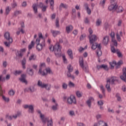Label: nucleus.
Wrapping results in <instances>:
<instances>
[{"mask_svg":"<svg viewBox=\"0 0 126 126\" xmlns=\"http://www.w3.org/2000/svg\"><path fill=\"white\" fill-rule=\"evenodd\" d=\"M49 50L51 52L54 51L55 55L57 58H60L62 56V46L59 42H57L55 46H50Z\"/></svg>","mask_w":126,"mask_h":126,"instance_id":"obj_1","label":"nucleus"},{"mask_svg":"<svg viewBox=\"0 0 126 126\" xmlns=\"http://www.w3.org/2000/svg\"><path fill=\"white\" fill-rule=\"evenodd\" d=\"M108 10L110 11L112 10H116L117 13H121L124 11V8L122 6H118L117 2H115L114 4H111L108 6Z\"/></svg>","mask_w":126,"mask_h":126,"instance_id":"obj_2","label":"nucleus"},{"mask_svg":"<svg viewBox=\"0 0 126 126\" xmlns=\"http://www.w3.org/2000/svg\"><path fill=\"white\" fill-rule=\"evenodd\" d=\"M116 78V77H112L111 79H107L105 87L108 92H111V91H112V90L111 89V86H110V84H112V85L113 84H115V81L117 80Z\"/></svg>","mask_w":126,"mask_h":126,"instance_id":"obj_3","label":"nucleus"},{"mask_svg":"<svg viewBox=\"0 0 126 126\" xmlns=\"http://www.w3.org/2000/svg\"><path fill=\"white\" fill-rule=\"evenodd\" d=\"M37 85L39 87H40V88H45L48 91H50V90H51V87H52L51 84L43 83L41 80L38 81Z\"/></svg>","mask_w":126,"mask_h":126,"instance_id":"obj_4","label":"nucleus"},{"mask_svg":"<svg viewBox=\"0 0 126 126\" xmlns=\"http://www.w3.org/2000/svg\"><path fill=\"white\" fill-rule=\"evenodd\" d=\"M79 64L83 70H84L87 73L89 72V68L87 66L84 65V61H83V58L79 61Z\"/></svg>","mask_w":126,"mask_h":126,"instance_id":"obj_5","label":"nucleus"},{"mask_svg":"<svg viewBox=\"0 0 126 126\" xmlns=\"http://www.w3.org/2000/svg\"><path fill=\"white\" fill-rule=\"evenodd\" d=\"M67 102L71 105V104H76V98L74 95H70L67 98Z\"/></svg>","mask_w":126,"mask_h":126,"instance_id":"obj_6","label":"nucleus"},{"mask_svg":"<svg viewBox=\"0 0 126 126\" xmlns=\"http://www.w3.org/2000/svg\"><path fill=\"white\" fill-rule=\"evenodd\" d=\"M44 121L42 120L44 125H46V123H47V126H53V119H51L50 120H49V117H45L44 119Z\"/></svg>","mask_w":126,"mask_h":126,"instance_id":"obj_7","label":"nucleus"},{"mask_svg":"<svg viewBox=\"0 0 126 126\" xmlns=\"http://www.w3.org/2000/svg\"><path fill=\"white\" fill-rule=\"evenodd\" d=\"M96 45L97 46L96 48L98 49L96 51V54L98 57H100V56H102V51H101L102 46H101V44H98L97 42H96Z\"/></svg>","mask_w":126,"mask_h":126,"instance_id":"obj_8","label":"nucleus"},{"mask_svg":"<svg viewBox=\"0 0 126 126\" xmlns=\"http://www.w3.org/2000/svg\"><path fill=\"white\" fill-rule=\"evenodd\" d=\"M90 44H93L97 41V36L95 35H89Z\"/></svg>","mask_w":126,"mask_h":126,"instance_id":"obj_9","label":"nucleus"},{"mask_svg":"<svg viewBox=\"0 0 126 126\" xmlns=\"http://www.w3.org/2000/svg\"><path fill=\"white\" fill-rule=\"evenodd\" d=\"M4 36L5 39H6L7 41H8L9 43H12V42H13L12 38L10 37V34H9V32H5Z\"/></svg>","mask_w":126,"mask_h":126,"instance_id":"obj_10","label":"nucleus"},{"mask_svg":"<svg viewBox=\"0 0 126 126\" xmlns=\"http://www.w3.org/2000/svg\"><path fill=\"white\" fill-rule=\"evenodd\" d=\"M43 47H45V40H43V42L42 43H37L36 45V50L38 51V52L41 51L43 50Z\"/></svg>","mask_w":126,"mask_h":126,"instance_id":"obj_11","label":"nucleus"},{"mask_svg":"<svg viewBox=\"0 0 126 126\" xmlns=\"http://www.w3.org/2000/svg\"><path fill=\"white\" fill-rule=\"evenodd\" d=\"M4 93V91L1 89V87L0 86V96H2V99L5 102H9V98L6 97L4 95H2V94Z\"/></svg>","mask_w":126,"mask_h":126,"instance_id":"obj_12","label":"nucleus"},{"mask_svg":"<svg viewBox=\"0 0 126 126\" xmlns=\"http://www.w3.org/2000/svg\"><path fill=\"white\" fill-rule=\"evenodd\" d=\"M45 70L46 71V72H45V70H44L41 74H40V75H42L43 76H45V75H47V74H48V73H49V74H50V73H52V70H51V68H47L45 69Z\"/></svg>","mask_w":126,"mask_h":126,"instance_id":"obj_13","label":"nucleus"},{"mask_svg":"<svg viewBox=\"0 0 126 126\" xmlns=\"http://www.w3.org/2000/svg\"><path fill=\"white\" fill-rule=\"evenodd\" d=\"M123 75L120 76V78L122 79V80H123V81H125V82H126V68H124L123 69Z\"/></svg>","mask_w":126,"mask_h":126,"instance_id":"obj_14","label":"nucleus"},{"mask_svg":"<svg viewBox=\"0 0 126 126\" xmlns=\"http://www.w3.org/2000/svg\"><path fill=\"white\" fill-rule=\"evenodd\" d=\"M51 32L53 36V37H56L58 35H61V32L59 31H55L51 30Z\"/></svg>","mask_w":126,"mask_h":126,"instance_id":"obj_15","label":"nucleus"},{"mask_svg":"<svg viewBox=\"0 0 126 126\" xmlns=\"http://www.w3.org/2000/svg\"><path fill=\"white\" fill-rule=\"evenodd\" d=\"M26 75L23 74L21 75V78L19 79V80L23 83H26L27 84V81H26Z\"/></svg>","mask_w":126,"mask_h":126,"instance_id":"obj_16","label":"nucleus"},{"mask_svg":"<svg viewBox=\"0 0 126 126\" xmlns=\"http://www.w3.org/2000/svg\"><path fill=\"white\" fill-rule=\"evenodd\" d=\"M45 66H46V63H40L38 71L39 74H42V70H43V67H45Z\"/></svg>","mask_w":126,"mask_h":126,"instance_id":"obj_17","label":"nucleus"},{"mask_svg":"<svg viewBox=\"0 0 126 126\" xmlns=\"http://www.w3.org/2000/svg\"><path fill=\"white\" fill-rule=\"evenodd\" d=\"M68 7V6L66 4H63V3H61L60 5L59 6V9L60 11H62V10L63 8H64L65 9H67V8Z\"/></svg>","mask_w":126,"mask_h":126,"instance_id":"obj_18","label":"nucleus"},{"mask_svg":"<svg viewBox=\"0 0 126 126\" xmlns=\"http://www.w3.org/2000/svg\"><path fill=\"white\" fill-rule=\"evenodd\" d=\"M36 112L37 113H38V114L40 115L39 118L41 119V121H43L44 122V119L46 118V117H45V115L42 114V112H41V110H37Z\"/></svg>","mask_w":126,"mask_h":126,"instance_id":"obj_19","label":"nucleus"},{"mask_svg":"<svg viewBox=\"0 0 126 126\" xmlns=\"http://www.w3.org/2000/svg\"><path fill=\"white\" fill-rule=\"evenodd\" d=\"M72 30H73V27H72V25H69L66 27V31L67 34H69Z\"/></svg>","mask_w":126,"mask_h":126,"instance_id":"obj_20","label":"nucleus"},{"mask_svg":"<svg viewBox=\"0 0 126 126\" xmlns=\"http://www.w3.org/2000/svg\"><path fill=\"white\" fill-rule=\"evenodd\" d=\"M32 7L33 8V10L35 14H37V13H38V7H37V4L36 3L33 4Z\"/></svg>","mask_w":126,"mask_h":126,"instance_id":"obj_21","label":"nucleus"},{"mask_svg":"<svg viewBox=\"0 0 126 126\" xmlns=\"http://www.w3.org/2000/svg\"><path fill=\"white\" fill-rule=\"evenodd\" d=\"M97 126H108V124L103 121H100L96 125Z\"/></svg>","mask_w":126,"mask_h":126,"instance_id":"obj_22","label":"nucleus"},{"mask_svg":"<svg viewBox=\"0 0 126 126\" xmlns=\"http://www.w3.org/2000/svg\"><path fill=\"white\" fill-rule=\"evenodd\" d=\"M92 101H94V98L92 97H91L87 101V104L89 108H91Z\"/></svg>","mask_w":126,"mask_h":126,"instance_id":"obj_23","label":"nucleus"},{"mask_svg":"<svg viewBox=\"0 0 126 126\" xmlns=\"http://www.w3.org/2000/svg\"><path fill=\"white\" fill-rule=\"evenodd\" d=\"M67 53L68 54L70 59L71 60H73V55L72 54V50L71 49H68L67 51Z\"/></svg>","mask_w":126,"mask_h":126,"instance_id":"obj_24","label":"nucleus"},{"mask_svg":"<svg viewBox=\"0 0 126 126\" xmlns=\"http://www.w3.org/2000/svg\"><path fill=\"white\" fill-rule=\"evenodd\" d=\"M109 42V36H105L103 38V44H104L105 46L108 45V42Z\"/></svg>","mask_w":126,"mask_h":126,"instance_id":"obj_25","label":"nucleus"},{"mask_svg":"<svg viewBox=\"0 0 126 126\" xmlns=\"http://www.w3.org/2000/svg\"><path fill=\"white\" fill-rule=\"evenodd\" d=\"M27 72L31 76H33V75H34V71H33V69L28 68Z\"/></svg>","mask_w":126,"mask_h":126,"instance_id":"obj_26","label":"nucleus"},{"mask_svg":"<svg viewBox=\"0 0 126 126\" xmlns=\"http://www.w3.org/2000/svg\"><path fill=\"white\" fill-rule=\"evenodd\" d=\"M123 63H123V61L120 60L117 63H116V68L118 69V68H120V67H121V65H122V64H123Z\"/></svg>","mask_w":126,"mask_h":126,"instance_id":"obj_27","label":"nucleus"},{"mask_svg":"<svg viewBox=\"0 0 126 126\" xmlns=\"http://www.w3.org/2000/svg\"><path fill=\"white\" fill-rule=\"evenodd\" d=\"M16 52V55L17 57H18V58H22L23 54L21 53V51H19L18 50H15Z\"/></svg>","mask_w":126,"mask_h":126,"instance_id":"obj_28","label":"nucleus"},{"mask_svg":"<svg viewBox=\"0 0 126 126\" xmlns=\"http://www.w3.org/2000/svg\"><path fill=\"white\" fill-rule=\"evenodd\" d=\"M10 10H11V8H10L8 6H7L5 8V15H8V14H9V12H10Z\"/></svg>","mask_w":126,"mask_h":126,"instance_id":"obj_29","label":"nucleus"},{"mask_svg":"<svg viewBox=\"0 0 126 126\" xmlns=\"http://www.w3.org/2000/svg\"><path fill=\"white\" fill-rule=\"evenodd\" d=\"M67 68L68 69V72H72V71H73V67H72L71 64H69L67 66Z\"/></svg>","mask_w":126,"mask_h":126,"instance_id":"obj_30","label":"nucleus"},{"mask_svg":"<svg viewBox=\"0 0 126 126\" xmlns=\"http://www.w3.org/2000/svg\"><path fill=\"white\" fill-rule=\"evenodd\" d=\"M109 63L111 66V69H113V68L115 67V65H116L117 62L116 61H113L112 62H110Z\"/></svg>","mask_w":126,"mask_h":126,"instance_id":"obj_31","label":"nucleus"},{"mask_svg":"<svg viewBox=\"0 0 126 126\" xmlns=\"http://www.w3.org/2000/svg\"><path fill=\"white\" fill-rule=\"evenodd\" d=\"M35 45V42H34L33 41H32L31 44L29 45V50L30 51V50H32V48L33 47H34V45Z\"/></svg>","mask_w":126,"mask_h":126,"instance_id":"obj_32","label":"nucleus"},{"mask_svg":"<svg viewBox=\"0 0 126 126\" xmlns=\"http://www.w3.org/2000/svg\"><path fill=\"white\" fill-rule=\"evenodd\" d=\"M58 107H59V104L55 103V105L52 106V109L53 110V111H57L58 110Z\"/></svg>","mask_w":126,"mask_h":126,"instance_id":"obj_33","label":"nucleus"},{"mask_svg":"<svg viewBox=\"0 0 126 126\" xmlns=\"http://www.w3.org/2000/svg\"><path fill=\"white\" fill-rule=\"evenodd\" d=\"M35 60H36V56L35 54H32L29 58V61H35Z\"/></svg>","mask_w":126,"mask_h":126,"instance_id":"obj_34","label":"nucleus"},{"mask_svg":"<svg viewBox=\"0 0 126 126\" xmlns=\"http://www.w3.org/2000/svg\"><path fill=\"white\" fill-rule=\"evenodd\" d=\"M101 23H102V20H101V19H98L96 22V26H100Z\"/></svg>","mask_w":126,"mask_h":126,"instance_id":"obj_35","label":"nucleus"},{"mask_svg":"<svg viewBox=\"0 0 126 126\" xmlns=\"http://www.w3.org/2000/svg\"><path fill=\"white\" fill-rule=\"evenodd\" d=\"M67 84L65 83H62V88L63 89H64V90H66V89H67Z\"/></svg>","mask_w":126,"mask_h":126,"instance_id":"obj_36","label":"nucleus"},{"mask_svg":"<svg viewBox=\"0 0 126 126\" xmlns=\"http://www.w3.org/2000/svg\"><path fill=\"white\" fill-rule=\"evenodd\" d=\"M56 28H60L59 18H57L56 19Z\"/></svg>","mask_w":126,"mask_h":126,"instance_id":"obj_37","label":"nucleus"},{"mask_svg":"<svg viewBox=\"0 0 126 126\" xmlns=\"http://www.w3.org/2000/svg\"><path fill=\"white\" fill-rule=\"evenodd\" d=\"M71 72H67V77H70V78H72V79H74L75 77L74 75H71V74H70Z\"/></svg>","mask_w":126,"mask_h":126,"instance_id":"obj_38","label":"nucleus"},{"mask_svg":"<svg viewBox=\"0 0 126 126\" xmlns=\"http://www.w3.org/2000/svg\"><path fill=\"white\" fill-rule=\"evenodd\" d=\"M68 86H69V87H70V88H72L75 86V85L71 81H69Z\"/></svg>","mask_w":126,"mask_h":126,"instance_id":"obj_39","label":"nucleus"},{"mask_svg":"<svg viewBox=\"0 0 126 126\" xmlns=\"http://www.w3.org/2000/svg\"><path fill=\"white\" fill-rule=\"evenodd\" d=\"M29 109L31 111V113H33L34 112V105H30L29 106Z\"/></svg>","mask_w":126,"mask_h":126,"instance_id":"obj_40","label":"nucleus"},{"mask_svg":"<svg viewBox=\"0 0 126 126\" xmlns=\"http://www.w3.org/2000/svg\"><path fill=\"white\" fill-rule=\"evenodd\" d=\"M91 45H92V49L93 50H96V49H97V45L96 44V42L94 43H91Z\"/></svg>","mask_w":126,"mask_h":126,"instance_id":"obj_41","label":"nucleus"},{"mask_svg":"<svg viewBox=\"0 0 126 126\" xmlns=\"http://www.w3.org/2000/svg\"><path fill=\"white\" fill-rule=\"evenodd\" d=\"M76 94L78 97V98H80V97H82V93L80 92V91H77L76 93Z\"/></svg>","mask_w":126,"mask_h":126,"instance_id":"obj_42","label":"nucleus"},{"mask_svg":"<svg viewBox=\"0 0 126 126\" xmlns=\"http://www.w3.org/2000/svg\"><path fill=\"white\" fill-rule=\"evenodd\" d=\"M20 14H21V11L16 10L14 13V16L16 17V16H17V15H18Z\"/></svg>","mask_w":126,"mask_h":126,"instance_id":"obj_43","label":"nucleus"},{"mask_svg":"<svg viewBox=\"0 0 126 126\" xmlns=\"http://www.w3.org/2000/svg\"><path fill=\"white\" fill-rule=\"evenodd\" d=\"M112 42H113L114 46H115V47L118 46V42H117V40H115V38L112 39Z\"/></svg>","mask_w":126,"mask_h":126,"instance_id":"obj_44","label":"nucleus"},{"mask_svg":"<svg viewBox=\"0 0 126 126\" xmlns=\"http://www.w3.org/2000/svg\"><path fill=\"white\" fill-rule=\"evenodd\" d=\"M9 95H10V96H13V95H14V94H15V92H14V90H10L9 93H8Z\"/></svg>","mask_w":126,"mask_h":126,"instance_id":"obj_45","label":"nucleus"},{"mask_svg":"<svg viewBox=\"0 0 126 126\" xmlns=\"http://www.w3.org/2000/svg\"><path fill=\"white\" fill-rule=\"evenodd\" d=\"M21 72H22V71H18V70H16L15 71V72L14 73V75H16V76L19 75L21 74Z\"/></svg>","mask_w":126,"mask_h":126,"instance_id":"obj_46","label":"nucleus"},{"mask_svg":"<svg viewBox=\"0 0 126 126\" xmlns=\"http://www.w3.org/2000/svg\"><path fill=\"white\" fill-rule=\"evenodd\" d=\"M100 89L102 90V94H103L104 96H105V89H104V86H100Z\"/></svg>","mask_w":126,"mask_h":126,"instance_id":"obj_47","label":"nucleus"},{"mask_svg":"<svg viewBox=\"0 0 126 126\" xmlns=\"http://www.w3.org/2000/svg\"><path fill=\"white\" fill-rule=\"evenodd\" d=\"M101 68H103L105 70H108V65L105 64L101 65Z\"/></svg>","mask_w":126,"mask_h":126,"instance_id":"obj_48","label":"nucleus"},{"mask_svg":"<svg viewBox=\"0 0 126 126\" xmlns=\"http://www.w3.org/2000/svg\"><path fill=\"white\" fill-rule=\"evenodd\" d=\"M85 37H86V34H85L84 33L83 34H82L81 36L80 37V40L81 41H82L83 40H84V38H85Z\"/></svg>","mask_w":126,"mask_h":126,"instance_id":"obj_49","label":"nucleus"},{"mask_svg":"<svg viewBox=\"0 0 126 126\" xmlns=\"http://www.w3.org/2000/svg\"><path fill=\"white\" fill-rule=\"evenodd\" d=\"M69 115L71 116H75V113H74V111L71 110L69 112Z\"/></svg>","mask_w":126,"mask_h":126,"instance_id":"obj_50","label":"nucleus"},{"mask_svg":"<svg viewBox=\"0 0 126 126\" xmlns=\"http://www.w3.org/2000/svg\"><path fill=\"white\" fill-rule=\"evenodd\" d=\"M11 6L12 8H14L17 6V3H16L15 2H14L11 4Z\"/></svg>","mask_w":126,"mask_h":126,"instance_id":"obj_51","label":"nucleus"},{"mask_svg":"<svg viewBox=\"0 0 126 126\" xmlns=\"http://www.w3.org/2000/svg\"><path fill=\"white\" fill-rule=\"evenodd\" d=\"M116 97L117 98V100L118 101H121L122 100V98H121V96H120V94H117L116 95Z\"/></svg>","mask_w":126,"mask_h":126,"instance_id":"obj_52","label":"nucleus"},{"mask_svg":"<svg viewBox=\"0 0 126 126\" xmlns=\"http://www.w3.org/2000/svg\"><path fill=\"white\" fill-rule=\"evenodd\" d=\"M116 37L118 41H121V36H120V34H119L118 33H116Z\"/></svg>","mask_w":126,"mask_h":126,"instance_id":"obj_53","label":"nucleus"},{"mask_svg":"<svg viewBox=\"0 0 126 126\" xmlns=\"http://www.w3.org/2000/svg\"><path fill=\"white\" fill-rule=\"evenodd\" d=\"M97 104L98 105H99V106H103V105H104V103L103 102V101L100 100V101H98L97 102Z\"/></svg>","mask_w":126,"mask_h":126,"instance_id":"obj_54","label":"nucleus"},{"mask_svg":"<svg viewBox=\"0 0 126 126\" xmlns=\"http://www.w3.org/2000/svg\"><path fill=\"white\" fill-rule=\"evenodd\" d=\"M22 6H23V7H26V6H27V3L26 2V1H24L22 3Z\"/></svg>","mask_w":126,"mask_h":126,"instance_id":"obj_55","label":"nucleus"},{"mask_svg":"<svg viewBox=\"0 0 126 126\" xmlns=\"http://www.w3.org/2000/svg\"><path fill=\"white\" fill-rule=\"evenodd\" d=\"M105 3H106V0H103L102 1H100V4L102 6H104V5H105Z\"/></svg>","mask_w":126,"mask_h":126,"instance_id":"obj_56","label":"nucleus"},{"mask_svg":"<svg viewBox=\"0 0 126 126\" xmlns=\"http://www.w3.org/2000/svg\"><path fill=\"white\" fill-rule=\"evenodd\" d=\"M86 10L87 11L88 14L90 15V14H91V9L90 8H88L86 9Z\"/></svg>","mask_w":126,"mask_h":126,"instance_id":"obj_57","label":"nucleus"},{"mask_svg":"<svg viewBox=\"0 0 126 126\" xmlns=\"http://www.w3.org/2000/svg\"><path fill=\"white\" fill-rule=\"evenodd\" d=\"M110 36H111L112 39H115V32H112L110 33Z\"/></svg>","mask_w":126,"mask_h":126,"instance_id":"obj_58","label":"nucleus"},{"mask_svg":"<svg viewBox=\"0 0 126 126\" xmlns=\"http://www.w3.org/2000/svg\"><path fill=\"white\" fill-rule=\"evenodd\" d=\"M84 22L86 24H89V20L88 19V18H86L84 21Z\"/></svg>","mask_w":126,"mask_h":126,"instance_id":"obj_59","label":"nucleus"},{"mask_svg":"<svg viewBox=\"0 0 126 126\" xmlns=\"http://www.w3.org/2000/svg\"><path fill=\"white\" fill-rule=\"evenodd\" d=\"M6 118L9 121H11L12 120V117H11V116L6 115Z\"/></svg>","mask_w":126,"mask_h":126,"instance_id":"obj_60","label":"nucleus"},{"mask_svg":"<svg viewBox=\"0 0 126 126\" xmlns=\"http://www.w3.org/2000/svg\"><path fill=\"white\" fill-rule=\"evenodd\" d=\"M77 125L78 126H86L85 124H84L82 123H77Z\"/></svg>","mask_w":126,"mask_h":126,"instance_id":"obj_61","label":"nucleus"},{"mask_svg":"<svg viewBox=\"0 0 126 126\" xmlns=\"http://www.w3.org/2000/svg\"><path fill=\"white\" fill-rule=\"evenodd\" d=\"M111 51L112 53H116V48L114 46L111 47Z\"/></svg>","mask_w":126,"mask_h":126,"instance_id":"obj_62","label":"nucleus"},{"mask_svg":"<svg viewBox=\"0 0 126 126\" xmlns=\"http://www.w3.org/2000/svg\"><path fill=\"white\" fill-rule=\"evenodd\" d=\"M47 7H48V6H44L42 8V11L43 12L46 11V10H47Z\"/></svg>","mask_w":126,"mask_h":126,"instance_id":"obj_63","label":"nucleus"},{"mask_svg":"<svg viewBox=\"0 0 126 126\" xmlns=\"http://www.w3.org/2000/svg\"><path fill=\"white\" fill-rule=\"evenodd\" d=\"M122 89L123 90V92H126V86H123L122 88Z\"/></svg>","mask_w":126,"mask_h":126,"instance_id":"obj_64","label":"nucleus"}]
</instances>
